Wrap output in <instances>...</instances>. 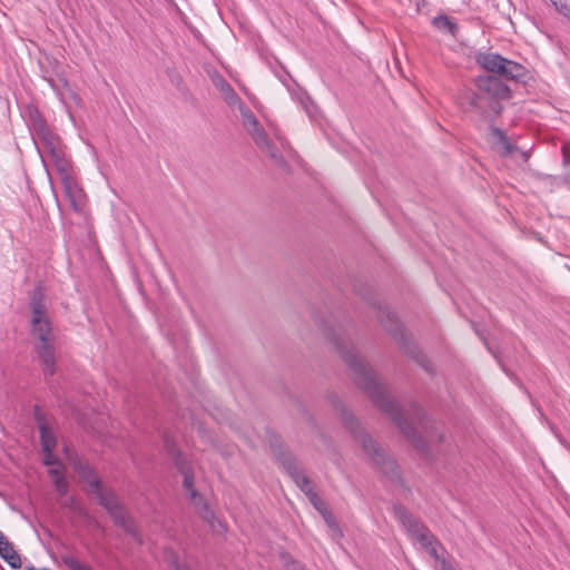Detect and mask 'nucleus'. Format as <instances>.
I'll use <instances>...</instances> for the list:
<instances>
[{
    "instance_id": "obj_1",
    "label": "nucleus",
    "mask_w": 570,
    "mask_h": 570,
    "mask_svg": "<svg viewBox=\"0 0 570 570\" xmlns=\"http://www.w3.org/2000/svg\"><path fill=\"white\" fill-rule=\"evenodd\" d=\"M326 338L335 346L341 357L352 371L353 377L357 386H360L374 404L386 413L394 424L399 428L401 433L407 441L421 453L428 455L429 444L428 441L421 436L413 428L412 422L409 420L407 414L400 407V405L390 397L385 387L376 381V374L361 357H358L353 348H347L344 345V340L336 333L335 330L328 328L324 331Z\"/></svg>"
},
{
    "instance_id": "obj_2",
    "label": "nucleus",
    "mask_w": 570,
    "mask_h": 570,
    "mask_svg": "<svg viewBox=\"0 0 570 570\" xmlns=\"http://www.w3.org/2000/svg\"><path fill=\"white\" fill-rule=\"evenodd\" d=\"M27 124L43 163L45 157H49L57 171H65L71 166L60 137L51 130L37 108H29Z\"/></svg>"
},
{
    "instance_id": "obj_3",
    "label": "nucleus",
    "mask_w": 570,
    "mask_h": 570,
    "mask_svg": "<svg viewBox=\"0 0 570 570\" xmlns=\"http://www.w3.org/2000/svg\"><path fill=\"white\" fill-rule=\"evenodd\" d=\"M342 422L345 428L360 441L364 452L372 459L380 470L391 476H399L397 465L385 451L361 428L357 419L348 411H342Z\"/></svg>"
},
{
    "instance_id": "obj_4",
    "label": "nucleus",
    "mask_w": 570,
    "mask_h": 570,
    "mask_svg": "<svg viewBox=\"0 0 570 570\" xmlns=\"http://www.w3.org/2000/svg\"><path fill=\"white\" fill-rule=\"evenodd\" d=\"M31 335L35 337L33 351L46 380L56 374V346L51 323L48 320L31 324Z\"/></svg>"
},
{
    "instance_id": "obj_5",
    "label": "nucleus",
    "mask_w": 570,
    "mask_h": 570,
    "mask_svg": "<svg viewBox=\"0 0 570 570\" xmlns=\"http://www.w3.org/2000/svg\"><path fill=\"white\" fill-rule=\"evenodd\" d=\"M377 318L405 354L414 358L426 371L432 372L429 360L420 351L417 345L406 335L403 325L387 306H379Z\"/></svg>"
},
{
    "instance_id": "obj_6",
    "label": "nucleus",
    "mask_w": 570,
    "mask_h": 570,
    "mask_svg": "<svg viewBox=\"0 0 570 570\" xmlns=\"http://www.w3.org/2000/svg\"><path fill=\"white\" fill-rule=\"evenodd\" d=\"M476 62L487 71L507 80H522L528 73L524 66L494 52L480 53Z\"/></svg>"
},
{
    "instance_id": "obj_7",
    "label": "nucleus",
    "mask_w": 570,
    "mask_h": 570,
    "mask_svg": "<svg viewBox=\"0 0 570 570\" xmlns=\"http://www.w3.org/2000/svg\"><path fill=\"white\" fill-rule=\"evenodd\" d=\"M170 452L174 456L177 470L183 475V485H184L185 490L188 492L191 502L196 507L200 508L202 517L204 519H207L210 511H209L208 504L204 501L203 497L198 493V491L196 490V488L194 485L195 475H194L193 468L187 462V460L183 458L180 452L177 451L171 445H170Z\"/></svg>"
},
{
    "instance_id": "obj_8",
    "label": "nucleus",
    "mask_w": 570,
    "mask_h": 570,
    "mask_svg": "<svg viewBox=\"0 0 570 570\" xmlns=\"http://www.w3.org/2000/svg\"><path fill=\"white\" fill-rule=\"evenodd\" d=\"M459 104L468 109L485 116L490 112L500 114L501 105L495 99L481 92L480 89H464L458 96Z\"/></svg>"
},
{
    "instance_id": "obj_9",
    "label": "nucleus",
    "mask_w": 570,
    "mask_h": 570,
    "mask_svg": "<svg viewBox=\"0 0 570 570\" xmlns=\"http://www.w3.org/2000/svg\"><path fill=\"white\" fill-rule=\"evenodd\" d=\"M393 513L397 521L404 527L406 532L420 544L429 540L433 534L429 528L423 524L419 519L414 518L411 512L403 504H394Z\"/></svg>"
},
{
    "instance_id": "obj_10",
    "label": "nucleus",
    "mask_w": 570,
    "mask_h": 570,
    "mask_svg": "<svg viewBox=\"0 0 570 570\" xmlns=\"http://www.w3.org/2000/svg\"><path fill=\"white\" fill-rule=\"evenodd\" d=\"M474 83L475 87L481 90V92L490 96L498 102L511 97L510 88L502 80L494 76H479Z\"/></svg>"
},
{
    "instance_id": "obj_11",
    "label": "nucleus",
    "mask_w": 570,
    "mask_h": 570,
    "mask_svg": "<svg viewBox=\"0 0 570 570\" xmlns=\"http://www.w3.org/2000/svg\"><path fill=\"white\" fill-rule=\"evenodd\" d=\"M247 131L262 151L266 153L281 167L287 166L283 155L278 151L276 146L268 138L265 129L259 124L247 129Z\"/></svg>"
},
{
    "instance_id": "obj_12",
    "label": "nucleus",
    "mask_w": 570,
    "mask_h": 570,
    "mask_svg": "<svg viewBox=\"0 0 570 570\" xmlns=\"http://www.w3.org/2000/svg\"><path fill=\"white\" fill-rule=\"evenodd\" d=\"M247 131L262 151L266 153L281 167L287 166L283 155L278 151L276 146L268 138L265 129L259 124L247 129Z\"/></svg>"
},
{
    "instance_id": "obj_13",
    "label": "nucleus",
    "mask_w": 570,
    "mask_h": 570,
    "mask_svg": "<svg viewBox=\"0 0 570 570\" xmlns=\"http://www.w3.org/2000/svg\"><path fill=\"white\" fill-rule=\"evenodd\" d=\"M65 193L76 212H81L85 206V194L71 175V166L65 171H58Z\"/></svg>"
},
{
    "instance_id": "obj_14",
    "label": "nucleus",
    "mask_w": 570,
    "mask_h": 570,
    "mask_svg": "<svg viewBox=\"0 0 570 570\" xmlns=\"http://www.w3.org/2000/svg\"><path fill=\"white\" fill-rule=\"evenodd\" d=\"M282 465L295 482V484L306 494L307 498L311 495V493L316 492L313 482L304 473L294 458L289 455L282 458Z\"/></svg>"
},
{
    "instance_id": "obj_15",
    "label": "nucleus",
    "mask_w": 570,
    "mask_h": 570,
    "mask_svg": "<svg viewBox=\"0 0 570 570\" xmlns=\"http://www.w3.org/2000/svg\"><path fill=\"white\" fill-rule=\"evenodd\" d=\"M35 421L37 423V428L39 430L40 444L43 452H50V450H55L57 445V439L49 426L46 415L41 412L38 405H35L33 410Z\"/></svg>"
},
{
    "instance_id": "obj_16",
    "label": "nucleus",
    "mask_w": 570,
    "mask_h": 570,
    "mask_svg": "<svg viewBox=\"0 0 570 570\" xmlns=\"http://www.w3.org/2000/svg\"><path fill=\"white\" fill-rule=\"evenodd\" d=\"M114 523L120 527L127 534L132 537L138 543H141L140 534L135 525L134 520L130 518L124 505L118 504L116 508L108 512Z\"/></svg>"
},
{
    "instance_id": "obj_17",
    "label": "nucleus",
    "mask_w": 570,
    "mask_h": 570,
    "mask_svg": "<svg viewBox=\"0 0 570 570\" xmlns=\"http://www.w3.org/2000/svg\"><path fill=\"white\" fill-rule=\"evenodd\" d=\"M210 80L215 88L219 91L222 98L229 107H235L239 102V96L230 86V83L217 71L210 75Z\"/></svg>"
},
{
    "instance_id": "obj_18",
    "label": "nucleus",
    "mask_w": 570,
    "mask_h": 570,
    "mask_svg": "<svg viewBox=\"0 0 570 570\" xmlns=\"http://www.w3.org/2000/svg\"><path fill=\"white\" fill-rule=\"evenodd\" d=\"M45 295L41 286H36L30 296V307L32 312L31 324H38L39 322L48 320Z\"/></svg>"
},
{
    "instance_id": "obj_19",
    "label": "nucleus",
    "mask_w": 570,
    "mask_h": 570,
    "mask_svg": "<svg viewBox=\"0 0 570 570\" xmlns=\"http://www.w3.org/2000/svg\"><path fill=\"white\" fill-rule=\"evenodd\" d=\"M90 488L98 498L100 505H102L107 512L120 504L112 491H107L101 488L100 479H92L90 481Z\"/></svg>"
},
{
    "instance_id": "obj_20",
    "label": "nucleus",
    "mask_w": 570,
    "mask_h": 570,
    "mask_svg": "<svg viewBox=\"0 0 570 570\" xmlns=\"http://www.w3.org/2000/svg\"><path fill=\"white\" fill-rule=\"evenodd\" d=\"M67 459L71 463L75 472L79 478L90 485L92 479H97L94 473V469L85 461H82L76 453H68V448H65Z\"/></svg>"
},
{
    "instance_id": "obj_21",
    "label": "nucleus",
    "mask_w": 570,
    "mask_h": 570,
    "mask_svg": "<svg viewBox=\"0 0 570 570\" xmlns=\"http://www.w3.org/2000/svg\"><path fill=\"white\" fill-rule=\"evenodd\" d=\"M0 557L13 569L21 567V559L13 544L0 531Z\"/></svg>"
},
{
    "instance_id": "obj_22",
    "label": "nucleus",
    "mask_w": 570,
    "mask_h": 570,
    "mask_svg": "<svg viewBox=\"0 0 570 570\" xmlns=\"http://www.w3.org/2000/svg\"><path fill=\"white\" fill-rule=\"evenodd\" d=\"M490 135L493 147L500 148L502 156H509L514 151L515 147L509 141L503 130H501L498 127L491 126Z\"/></svg>"
},
{
    "instance_id": "obj_23",
    "label": "nucleus",
    "mask_w": 570,
    "mask_h": 570,
    "mask_svg": "<svg viewBox=\"0 0 570 570\" xmlns=\"http://www.w3.org/2000/svg\"><path fill=\"white\" fill-rule=\"evenodd\" d=\"M432 23L438 30L446 32L451 36H455L458 32L456 22L448 16H438L433 19Z\"/></svg>"
},
{
    "instance_id": "obj_24",
    "label": "nucleus",
    "mask_w": 570,
    "mask_h": 570,
    "mask_svg": "<svg viewBox=\"0 0 570 570\" xmlns=\"http://www.w3.org/2000/svg\"><path fill=\"white\" fill-rule=\"evenodd\" d=\"M243 117L244 126L246 129L257 126L259 122L253 111L239 99L236 106Z\"/></svg>"
},
{
    "instance_id": "obj_25",
    "label": "nucleus",
    "mask_w": 570,
    "mask_h": 570,
    "mask_svg": "<svg viewBox=\"0 0 570 570\" xmlns=\"http://www.w3.org/2000/svg\"><path fill=\"white\" fill-rule=\"evenodd\" d=\"M421 546L430 553V556L435 561H439L441 558H443L440 554V550H444V548H443L442 543L434 535L430 537L429 540L423 542Z\"/></svg>"
},
{
    "instance_id": "obj_26",
    "label": "nucleus",
    "mask_w": 570,
    "mask_h": 570,
    "mask_svg": "<svg viewBox=\"0 0 570 570\" xmlns=\"http://www.w3.org/2000/svg\"><path fill=\"white\" fill-rule=\"evenodd\" d=\"M61 561L70 570H92L89 566L80 562L76 557L71 554H62Z\"/></svg>"
},
{
    "instance_id": "obj_27",
    "label": "nucleus",
    "mask_w": 570,
    "mask_h": 570,
    "mask_svg": "<svg viewBox=\"0 0 570 570\" xmlns=\"http://www.w3.org/2000/svg\"><path fill=\"white\" fill-rule=\"evenodd\" d=\"M562 156L563 165L566 167L563 180L566 184L570 185V145L562 147Z\"/></svg>"
},
{
    "instance_id": "obj_28",
    "label": "nucleus",
    "mask_w": 570,
    "mask_h": 570,
    "mask_svg": "<svg viewBox=\"0 0 570 570\" xmlns=\"http://www.w3.org/2000/svg\"><path fill=\"white\" fill-rule=\"evenodd\" d=\"M56 491L60 497H66L69 491V484L65 476H59L53 480Z\"/></svg>"
},
{
    "instance_id": "obj_29",
    "label": "nucleus",
    "mask_w": 570,
    "mask_h": 570,
    "mask_svg": "<svg viewBox=\"0 0 570 570\" xmlns=\"http://www.w3.org/2000/svg\"><path fill=\"white\" fill-rule=\"evenodd\" d=\"M553 6L559 13L570 20V0H553Z\"/></svg>"
},
{
    "instance_id": "obj_30",
    "label": "nucleus",
    "mask_w": 570,
    "mask_h": 570,
    "mask_svg": "<svg viewBox=\"0 0 570 570\" xmlns=\"http://www.w3.org/2000/svg\"><path fill=\"white\" fill-rule=\"evenodd\" d=\"M308 500L311 504L320 512L323 513L325 510H327V507L323 499L317 494V492L311 493L308 497Z\"/></svg>"
},
{
    "instance_id": "obj_31",
    "label": "nucleus",
    "mask_w": 570,
    "mask_h": 570,
    "mask_svg": "<svg viewBox=\"0 0 570 570\" xmlns=\"http://www.w3.org/2000/svg\"><path fill=\"white\" fill-rule=\"evenodd\" d=\"M45 453V456H43V464L47 465V466H52V465H59V466H63L62 463L60 462V460L53 454V450H50V452H43Z\"/></svg>"
},
{
    "instance_id": "obj_32",
    "label": "nucleus",
    "mask_w": 570,
    "mask_h": 570,
    "mask_svg": "<svg viewBox=\"0 0 570 570\" xmlns=\"http://www.w3.org/2000/svg\"><path fill=\"white\" fill-rule=\"evenodd\" d=\"M323 519L325 520L326 524L332 528V529H335L337 530L338 529V524H337V521L334 517V514L327 509L325 510L323 513H321Z\"/></svg>"
},
{
    "instance_id": "obj_33",
    "label": "nucleus",
    "mask_w": 570,
    "mask_h": 570,
    "mask_svg": "<svg viewBox=\"0 0 570 570\" xmlns=\"http://www.w3.org/2000/svg\"><path fill=\"white\" fill-rule=\"evenodd\" d=\"M299 102L303 106L304 110L311 116L314 108L311 98L306 94H302L299 96Z\"/></svg>"
},
{
    "instance_id": "obj_34",
    "label": "nucleus",
    "mask_w": 570,
    "mask_h": 570,
    "mask_svg": "<svg viewBox=\"0 0 570 570\" xmlns=\"http://www.w3.org/2000/svg\"><path fill=\"white\" fill-rule=\"evenodd\" d=\"M60 468L61 466L58 465V468H50L48 470V474L52 478V480L59 476H65L63 471Z\"/></svg>"
},
{
    "instance_id": "obj_35",
    "label": "nucleus",
    "mask_w": 570,
    "mask_h": 570,
    "mask_svg": "<svg viewBox=\"0 0 570 570\" xmlns=\"http://www.w3.org/2000/svg\"><path fill=\"white\" fill-rule=\"evenodd\" d=\"M441 570H454L451 562L448 561L445 558H441L439 561Z\"/></svg>"
},
{
    "instance_id": "obj_36",
    "label": "nucleus",
    "mask_w": 570,
    "mask_h": 570,
    "mask_svg": "<svg viewBox=\"0 0 570 570\" xmlns=\"http://www.w3.org/2000/svg\"><path fill=\"white\" fill-rule=\"evenodd\" d=\"M412 410H413V415L415 416V419L421 420L423 417V411L419 405L413 404Z\"/></svg>"
},
{
    "instance_id": "obj_37",
    "label": "nucleus",
    "mask_w": 570,
    "mask_h": 570,
    "mask_svg": "<svg viewBox=\"0 0 570 570\" xmlns=\"http://www.w3.org/2000/svg\"><path fill=\"white\" fill-rule=\"evenodd\" d=\"M443 434L442 433H429V440L432 442L434 441V439H436L439 442H442L443 441Z\"/></svg>"
},
{
    "instance_id": "obj_38",
    "label": "nucleus",
    "mask_w": 570,
    "mask_h": 570,
    "mask_svg": "<svg viewBox=\"0 0 570 570\" xmlns=\"http://www.w3.org/2000/svg\"><path fill=\"white\" fill-rule=\"evenodd\" d=\"M73 503H75V499H73L72 497H70V498H68V499L65 501L63 505H65V507H69V508H71V507L73 505Z\"/></svg>"
}]
</instances>
